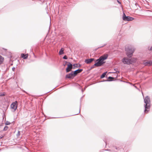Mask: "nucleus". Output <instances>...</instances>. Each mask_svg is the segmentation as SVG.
<instances>
[{
    "instance_id": "24",
    "label": "nucleus",
    "mask_w": 152,
    "mask_h": 152,
    "mask_svg": "<svg viewBox=\"0 0 152 152\" xmlns=\"http://www.w3.org/2000/svg\"><path fill=\"white\" fill-rule=\"evenodd\" d=\"M66 21V18H64V22L65 23Z\"/></svg>"
},
{
    "instance_id": "39",
    "label": "nucleus",
    "mask_w": 152,
    "mask_h": 152,
    "mask_svg": "<svg viewBox=\"0 0 152 152\" xmlns=\"http://www.w3.org/2000/svg\"><path fill=\"white\" fill-rule=\"evenodd\" d=\"M116 149H118L116 147Z\"/></svg>"
},
{
    "instance_id": "25",
    "label": "nucleus",
    "mask_w": 152,
    "mask_h": 152,
    "mask_svg": "<svg viewBox=\"0 0 152 152\" xmlns=\"http://www.w3.org/2000/svg\"><path fill=\"white\" fill-rule=\"evenodd\" d=\"M108 78L109 79H111V80L113 79L114 78V77H109Z\"/></svg>"
},
{
    "instance_id": "20",
    "label": "nucleus",
    "mask_w": 152,
    "mask_h": 152,
    "mask_svg": "<svg viewBox=\"0 0 152 152\" xmlns=\"http://www.w3.org/2000/svg\"><path fill=\"white\" fill-rule=\"evenodd\" d=\"M5 124H6V125H10V122H9L8 121H7L6 122Z\"/></svg>"
},
{
    "instance_id": "31",
    "label": "nucleus",
    "mask_w": 152,
    "mask_h": 152,
    "mask_svg": "<svg viewBox=\"0 0 152 152\" xmlns=\"http://www.w3.org/2000/svg\"><path fill=\"white\" fill-rule=\"evenodd\" d=\"M3 137H4V136H0V138L1 139V138H2Z\"/></svg>"
},
{
    "instance_id": "35",
    "label": "nucleus",
    "mask_w": 152,
    "mask_h": 152,
    "mask_svg": "<svg viewBox=\"0 0 152 152\" xmlns=\"http://www.w3.org/2000/svg\"><path fill=\"white\" fill-rule=\"evenodd\" d=\"M23 58L24 59H27L28 58Z\"/></svg>"
},
{
    "instance_id": "23",
    "label": "nucleus",
    "mask_w": 152,
    "mask_h": 152,
    "mask_svg": "<svg viewBox=\"0 0 152 152\" xmlns=\"http://www.w3.org/2000/svg\"><path fill=\"white\" fill-rule=\"evenodd\" d=\"M107 44H104V45H103L102 46H100L99 47V48H102V47H104V46H105Z\"/></svg>"
},
{
    "instance_id": "9",
    "label": "nucleus",
    "mask_w": 152,
    "mask_h": 152,
    "mask_svg": "<svg viewBox=\"0 0 152 152\" xmlns=\"http://www.w3.org/2000/svg\"><path fill=\"white\" fill-rule=\"evenodd\" d=\"M75 75L74 74L73 72L66 75V77L68 78H73Z\"/></svg>"
},
{
    "instance_id": "21",
    "label": "nucleus",
    "mask_w": 152,
    "mask_h": 152,
    "mask_svg": "<svg viewBox=\"0 0 152 152\" xmlns=\"http://www.w3.org/2000/svg\"><path fill=\"white\" fill-rule=\"evenodd\" d=\"M25 53H22L21 54V56L20 57H24Z\"/></svg>"
},
{
    "instance_id": "14",
    "label": "nucleus",
    "mask_w": 152,
    "mask_h": 152,
    "mask_svg": "<svg viewBox=\"0 0 152 152\" xmlns=\"http://www.w3.org/2000/svg\"><path fill=\"white\" fill-rule=\"evenodd\" d=\"M64 53V49L63 48H61L59 52V54L60 55H62Z\"/></svg>"
},
{
    "instance_id": "12",
    "label": "nucleus",
    "mask_w": 152,
    "mask_h": 152,
    "mask_svg": "<svg viewBox=\"0 0 152 152\" xmlns=\"http://www.w3.org/2000/svg\"><path fill=\"white\" fill-rule=\"evenodd\" d=\"M83 70V69H78L74 72H73L74 74L76 76L78 73H80Z\"/></svg>"
},
{
    "instance_id": "1",
    "label": "nucleus",
    "mask_w": 152,
    "mask_h": 152,
    "mask_svg": "<svg viewBox=\"0 0 152 152\" xmlns=\"http://www.w3.org/2000/svg\"><path fill=\"white\" fill-rule=\"evenodd\" d=\"M125 50L127 57H132L135 50V48L132 45H128L125 46Z\"/></svg>"
},
{
    "instance_id": "18",
    "label": "nucleus",
    "mask_w": 152,
    "mask_h": 152,
    "mask_svg": "<svg viewBox=\"0 0 152 152\" xmlns=\"http://www.w3.org/2000/svg\"><path fill=\"white\" fill-rule=\"evenodd\" d=\"M5 93H0V96H2L5 95Z\"/></svg>"
},
{
    "instance_id": "29",
    "label": "nucleus",
    "mask_w": 152,
    "mask_h": 152,
    "mask_svg": "<svg viewBox=\"0 0 152 152\" xmlns=\"http://www.w3.org/2000/svg\"><path fill=\"white\" fill-rule=\"evenodd\" d=\"M32 54H33V55H34V57H36L35 56V55L34 54V53L33 52H32Z\"/></svg>"
},
{
    "instance_id": "7",
    "label": "nucleus",
    "mask_w": 152,
    "mask_h": 152,
    "mask_svg": "<svg viewBox=\"0 0 152 152\" xmlns=\"http://www.w3.org/2000/svg\"><path fill=\"white\" fill-rule=\"evenodd\" d=\"M122 61L125 64H129L133 63V61L130 58H124Z\"/></svg>"
},
{
    "instance_id": "22",
    "label": "nucleus",
    "mask_w": 152,
    "mask_h": 152,
    "mask_svg": "<svg viewBox=\"0 0 152 152\" xmlns=\"http://www.w3.org/2000/svg\"><path fill=\"white\" fill-rule=\"evenodd\" d=\"M29 55L28 53L25 54V56L24 57H28Z\"/></svg>"
},
{
    "instance_id": "37",
    "label": "nucleus",
    "mask_w": 152,
    "mask_h": 152,
    "mask_svg": "<svg viewBox=\"0 0 152 152\" xmlns=\"http://www.w3.org/2000/svg\"><path fill=\"white\" fill-rule=\"evenodd\" d=\"M23 92H25V93H26V92L25 91H24V90H23Z\"/></svg>"
},
{
    "instance_id": "19",
    "label": "nucleus",
    "mask_w": 152,
    "mask_h": 152,
    "mask_svg": "<svg viewBox=\"0 0 152 152\" xmlns=\"http://www.w3.org/2000/svg\"><path fill=\"white\" fill-rule=\"evenodd\" d=\"M8 128V127L7 126H5L4 127L3 129V130L4 131H6L7 130Z\"/></svg>"
},
{
    "instance_id": "5",
    "label": "nucleus",
    "mask_w": 152,
    "mask_h": 152,
    "mask_svg": "<svg viewBox=\"0 0 152 152\" xmlns=\"http://www.w3.org/2000/svg\"><path fill=\"white\" fill-rule=\"evenodd\" d=\"M0 54L3 56H7V57H12L11 55V53L10 52L8 51L7 49L2 48L0 50Z\"/></svg>"
},
{
    "instance_id": "11",
    "label": "nucleus",
    "mask_w": 152,
    "mask_h": 152,
    "mask_svg": "<svg viewBox=\"0 0 152 152\" xmlns=\"http://www.w3.org/2000/svg\"><path fill=\"white\" fill-rule=\"evenodd\" d=\"M94 60V58L87 59L85 60V62L87 64H89Z\"/></svg>"
},
{
    "instance_id": "8",
    "label": "nucleus",
    "mask_w": 152,
    "mask_h": 152,
    "mask_svg": "<svg viewBox=\"0 0 152 152\" xmlns=\"http://www.w3.org/2000/svg\"><path fill=\"white\" fill-rule=\"evenodd\" d=\"M17 102L15 101V102H13L10 105L11 109L13 110L14 111L16 110L17 108Z\"/></svg>"
},
{
    "instance_id": "26",
    "label": "nucleus",
    "mask_w": 152,
    "mask_h": 152,
    "mask_svg": "<svg viewBox=\"0 0 152 152\" xmlns=\"http://www.w3.org/2000/svg\"><path fill=\"white\" fill-rule=\"evenodd\" d=\"M100 48H99V47H98V48H96L95 49H94V51H96V50H97L98 49H99Z\"/></svg>"
},
{
    "instance_id": "33",
    "label": "nucleus",
    "mask_w": 152,
    "mask_h": 152,
    "mask_svg": "<svg viewBox=\"0 0 152 152\" xmlns=\"http://www.w3.org/2000/svg\"><path fill=\"white\" fill-rule=\"evenodd\" d=\"M67 58H63L64 59H67Z\"/></svg>"
},
{
    "instance_id": "27",
    "label": "nucleus",
    "mask_w": 152,
    "mask_h": 152,
    "mask_svg": "<svg viewBox=\"0 0 152 152\" xmlns=\"http://www.w3.org/2000/svg\"><path fill=\"white\" fill-rule=\"evenodd\" d=\"M117 2L119 3V4H121V2L119 0H117Z\"/></svg>"
},
{
    "instance_id": "36",
    "label": "nucleus",
    "mask_w": 152,
    "mask_h": 152,
    "mask_svg": "<svg viewBox=\"0 0 152 152\" xmlns=\"http://www.w3.org/2000/svg\"><path fill=\"white\" fill-rule=\"evenodd\" d=\"M94 65H93L92 67H91V68H94Z\"/></svg>"
},
{
    "instance_id": "2",
    "label": "nucleus",
    "mask_w": 152,
    "mask_h": 152,
    "mask_svg": "<svg viewBox=\"0 0 152 152\" xmlns=\"http://www.w3.org/2000/svg\"><path fill=\"white\" fill-rule=\"evenodd\" d=\"M100 54L99 52L98 53H95L94 52L92 55L91 53H89L88 54L87 56H85V57H89V56L91 57L92 56V57H108V56H110V53H106L104 54V55L100 56L99 55V54Z\"/></svg>"
},
{
    "instance_id": "38",
    "label": "nucleus",
    "mask_w": 152,
    "mask_h": 152,
    "mask_svg": "<svg viewBox=\"0 0 152 152\" xmlns=\"http://www.w3.org/2000/svg\"><path fill=\"white\" fill-rule=\"evenodd\" d=\"M2 57V56H1V55H0V57Z\"/></svg>"
},
{
    "instance_id": "10",
    "label": "nucleus",
    "mask_w": 152,
    "mask_h": 152,
    "mask_svg": "<svg viewBox=\"0 0 152 152\" xmlns=\"http://www.w3.org/2000/svg\"><path fill=\"white\" fill-rule=\"evenodd\" d=\"M72 68V65L71 64L68 65L67 68L66 69V71L67 72L70 71Z\"/></svg>"
},
{
    "instance_id": "3",
    "label": "nucleus",
    "mask_w": 152,
    "mask_h": 152,
    "mask_svg": "<svg viewBox=\"0 0 152 152\" xmlns=\"http://www.w3.org/2000/svg\"><path fill=\"white\" fill-rule=\"evenodd\" d=\"M107 58H99L96 60L95 61V63L94 65V66H102L105 62L104 61L106 60Z\"/></svg>"
},
{
    "instance_id": "6",
    "label": "nucleus",
    "mask_w": 152,
    "mask_h": 152,
    "mask_svg": "<svg viewBox=\"0 0 152 152\" xmlns=\"http://www.w3.org/2000/svg\"><path fill=\"white\" fill-rule=\"evenodd\" d=\"M122 19L124 21H131L134 19V18L129 16H126L125 13L123 12L122 16Z\"/></svg>"
},
{
    "instance_id": "28",
    "label": "nucleus",
    "mask_w": 152,
    "mask_h": 152,
    "mask_svg": "<svg viewBox=\"0 0 152 152\" xmlns=\"http://www.w3.org/2000/svg\"><path fill=\"white\" fill-rule=\"evenodd\" d=\"M150 50H152V46L151 47L150 49Z\"/></svg>"
},
{
    "instance_id": "4",
    "label": "nucleus",
    "mask_w": 152,
    "mask_h": 152,
    "mask_svg": "<svg viewBox=\"0 0 152 152\" xmlns=\"http://www.w3.org/2000/svg\"><path fill=\"white\" fill-rule=\"evenodd\" d=\"M144 102L145 103V110L144 112H146V109H148L150 107L151 101L150 97L148 96H146L144 99Z\"/></svg>"
},
{
    "instance_id": "13",
    "label": "nucleus",
    "mask_w": 152,
    "mask_h": 152,
    "mask_svg": "<svg viewBox=\"0 0 152 152\" xmlns=\"http://www.w3.org/2000/svg\"><path fill=\"white\" fill-rule=\"evenodd\" d=\"M144 64L145 66H150L152 65V61H148L144 63Z\"/></svg>"
},
{
    "instance_id": "15",
    "label": "nucleus",
    "mask_w": 152,
    "mask_h": 152,
    "mask_svg": "<svg viewBox=\"0 0 152 152\" xmlns=\"http://www.w3.org/2000/svg\"><path fill=\"white\" fill-rule=\"evenodd\" d=\"M107 73V72H105L103 73L101 75V76L100 77V78H103L105 76V75H106Z\"/></svg>"
},
{
    "instance_id": "16",
    "label": "nucleus",
    "mask_w": 152,
    "mask_h": 152,
    "mask_svg": "<svg viewBox=\"0 0 152 152\" xmlns=\"http://www.w3.org/2000/svg\"><path fill=\"white\" fill-rule=\"evenodd\" d=\"M73 66H74V67H80V65L79 64H75L73 65Z\"/></svg>"
},
{
    "instance_id": "40",
    "label": "nucleus",
    "mask_w": 152,
    "mask_h": 152,
    "mask_svg": "<svg viewBox=\"0 0 152 152\" xmlns=\"http://www.w3.org/2000/svg\"><path fill=\"white\" fill-rule=\"evenodd\" d=\"M115 72H117V71H115Z\"/></svg>"
},
{
    "instance_id": "30",
    "label": "nucleus",
    "mask_w": 152,
    "mask_h": 152,
    "mask_svg": "<svg viewBox=\"0 0 152 152\" xmlns=\"http://www.w3.org/2000/svg\"><path fill=\"white\" fill-rule=\"evenodd\" d=\"M20 131H18L17 134H18V135H20Z\"/></svg>"
},
{
    "instance_id": "32",
    "label": "nucleus",
    "mask_w": 152,
    "mask_h": 152,
    "mask_svg": "<svg viewBox=\"0 0 152 152\" xmlns=\"http://www.w3.org/2000/svg\"><path fill=\"white\" fill-rule=\"evenodd\" d=\"M15 69V68H14V67H13V68H12V70H13V71H14V70Z\"/></svg>"
},
{
    "instance_id": "17",
    "label": "nucleus",
    "mask_w": 152,
    "mask_h": 152,
    "mask_svg": "<svg viewBox=\"0 0 152 152\" xmlns=\"http://www.w3.org/2000/svg\"><path fill=\"white\" fill-rule=\"evenodd\" d=\"M4 60V58H0V64H2Z\"/></svg>"
},
{
    "instance_id": "41",
    "label": "nucleus",
    "mask_w": 152,
    "mask_h": 152,
    "mask_svg": "<svg viewBox=\"0 0 152 152\" xmlns=\"http://www.w3.org/2000/svg\"><path fill=\"white\" fill-rule=\"evenodd\" d=\"M113 73H115V72H113Z\"/></svg>"
},
{
    "instance_id": "34",
    "label": "nucleus",
    "mask_w": 152,
    "mask_h": 152,
    "mask_svg": "<svg viewBox=\"0 0 152 152\" xmlns=\"http://www.w3.org/2000/svg\"><path fill=\"white\" fill-rule=\"evenodd\" d=\"M63 57H67V56L66 55H65Z\"/></svg>"
}]
</instances>
